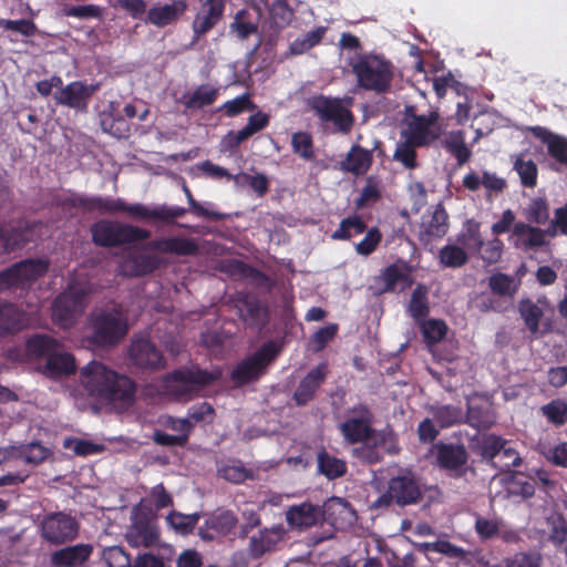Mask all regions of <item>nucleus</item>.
<instances>
[{
	"instance_id": "obj_60",
	"label": "nucleus",
	"mask_w": 567,
	"mask_h": 567,
	"mask_svg": "<svg viewBox=\"0 0 567 567\" xmlns=\"http://www.w3.org/2000/svg\"><path fill=\"white\" fill-rule=\"evenodd\" d=\"M107 567H133L131 556L121 546L107 547L102 553Z\"/></svg>"
},
{
	"instance_id": "obj_42",
	"label": "nucleus",
	"mask_w": 567,
	"mask_h": 567,
	"mask_svg": "<svg viewBox=\"0 0 567 567\" xmlns=\"http://www.w3.org/2000/svg\"><path fill=\"white\" fill-rule=\"evenodd\" d=\"M318 472L329 481L339 478L347 473L346 461L338 458L322 450L317 455Z\"/></svg>"
},
{
	"instance_id": "obj_1",
	"label": "nucleus",
	"mask_w": 567,
	"mask_h": 567,
	"mask_svg": "<svg viewBox=\"0 0 567 567\" xmlns=\"http://www.w3.org/2000/svg\"><path fill=\"white\" fill-rule=\"evenodd\" d=\"M80 382L89 396L116 413L128 411L136 401L137 383L103 362L92 360L80 371Z\"/></svg>"
},
{
	"instance_id": "obj_20",
	"label": "nucleus",
	"mask_w": 567,
	"mask_h": 567,
	"mask_svg": "<svg viewBox=\"0 0 567 567\" xmlns=\"http://www.w3.org/2000/svg\"><path fill=\"white\" fill-rule=\"evenodd\" d=\"M328 375V364L320 362L312 368L299 382L292 399L298 406H303L313 400L317 391L324 383Z\"/></svg>"
},
{
	"instance_id": "obj_54",
	"label": "nucleus",
	"mask_w": 567,
	"mask_h": 567,
	"mask_svg": "<svg viewBox=\"0 0 567 567\" xmlns=\"http://www.w3.org/2000/svg\"><path fill=\"white\" fill-rule=\"evenodd\" d=\"M540 410L549 423L556 426H561L567 423V401L555 399L543 405Z\"/></svg>"
},
{
	"instance_id": "obj_3",
	"label": "nucleus",
	"mask_w": 567,
	"mask_h": 567,
	"mask_svg": "<svg viewBox=\"0 0 567 567\" xmlns=\"http://www.w3.org/2000/svg\"><path fill=\"white\" fill-rule=\"evenodd\" d=\"M219 371L202 370L198 367H182L164 375L161 380L159 392L176 402H186L204 388L219 380Z\"/></svg>"
},
{
	"instance_id": "obj_31",
	"label": "nucleus",
	"mask_w": 567,
	"mask_h": 567,
	"mask_svg": "<svg viewBox=\"0 0 567 567\" xmlns=\"http://www.w3.org/2000/svg\"><path fill=\"white\" fill-rule=\"evenodd\" d=\"M187 8L185 0H174L164 6H154L147 11V21L157 28H164L176 22Z\"/></svg>"
},
{
	"instance_id": "obj_12",
	"label": "nucleus",
	"mask_w": 567,
	"mask_h": 567,
	"mask_svg": "<svg viewBox=\"0 0 567 567\" xmlns=\"http://www.w3.org/2000/svg\"><path fill=\"white\" fill-rule=\"evenodd\" d=\"M309 106L322 123H331L334 132L348 134L354 124V115L338 97L318 95Z\"/></svg>"
},
{
	"instance_id": "obj_46",
	"label": "nucleus",
	"mask_w": 567,
	"mask_h": 567,
	"mask_svg": "<svg viewBox=\"0 0 567 567\" xmlns=\"http://www.w3.org/2000/svg\"><path fill=\"white\" fill-rule=\"evenodd\" d=\"M466 422L474 429H489L494 424L491 408L486 404L470 403L467 405Z\"/></svg>"
},
{
	"instance_id": "obj_10",
	"label": "nucleus",
	"mask_w": 567,
	"mask_h": 567,
	"mask_svg": "<svg viewBox=\"0 0 567 567\" xmlns=\"http://www.w3.org/2000/svg\"><path fill=\"white\" fill-rule=\"evenodd\" d=\"M280 351L281 346L277 341L269 340L265 342L256 352L237 364L231 372V379L239 384L257 380L265 373L267 367L276 360Z\"/></svg>"
},
{
	"instance_id": "obj_58",
	"label": "nucleus",
	"mask_w": 567,
	"mask_h": 567,
	"mask_svg": "<svg viewBox=\"0 0 567 567\" xmlns=\"http://www.w3.org/2000/svg\"><path fill=\"white\" fill-rule=\"evenodd\" d=\"M488 287L497 296L512 297L516 291L513 277L502 272L489 277Z\"/></svg>"
},
{
	"instance_id": "obj_28",
	"label": "nucleus",
	"mask_w": 567,
	"mask_h": 567,
	"mask_svg": "<svg viewBox=\"0 0 567 567\" xmlns=\"http://www.w3.org/2000/svg\"><path fill=\"white\" fill-rule=\"evenodd\" d=\"M449 215L442 204L434 207L432 214L424 216L421 224L420 240L430 243L434 238H442L449 230Z\"/></svg>"
},
{
	"instance_id": "obj_27",
	"label": "nucleus",
	"mask_w": 567,
	"mask_h": 567,
	"mask_svg": "<svg viewBox=\"0 0 567 567\" xmlns=\"http://www.w3.org/2000/svg\"><path fill=\"white\" fill-rule=\"evenodd\" d=\"M92 550L89 544L66 546L50 555V564L52 567H80L89 560Z\"/></svg>"
},
{
	"instance_id": "obj_19",
	"label": "nucleus",
	"mask_w": 567,
	"mask_h": 567,
	"mask_svg": "<svg viewBox=\"0 0 567 567\" xmlns=\"http://www.w3.org/2000/svg\"><path fill=\"white\" fill-rule=\"evenodd\" d=\"M238 523L237 516L229 509H217L207 516L198 529L202 539L210 542L216 536H226L233 532Z\"/></svg>"
},
{
	"instance_id": "obj_43",
	"label": "nucleus",
	"mask_w": 567,
	"mask_h": 567,
	"mask_svg": "<svg viewBox=\"0 0 567 567\" xmlns=\"http://www.w3.org/2000/svg\"><path fill=\"white\" fill-rule=\"evenodd\" d=\"M429 289L423 284H417L412 291L408 311L410 316L419 323L429 316Z\"/></svg>"
},
{
	"instance_id": "obj_59",
	"label": "nucleus",
	"mask_w": 567,
	"mask_h": 567,
	"mask_svg": "<svg viewBox=\"0 0 567 567\" xmlns=\"http://www.w3.org/2000/svg\"><path fill=\"white\" fill-rule=\"evenodd\" d=\"M522 463V458L518 452L507 446V441L503 443L502 450H499V456H497L495 461V468L501 472H509L513 467L519 466Z\"/></svg>"
},
{
	"instance_id": "obj_53",
	"label": "nucleus",
	"mask_w": 567,
	"mask_h": 567,
	"mask_svg": "<svg viewBox=\"0 0 567 567\" xmlns=\"http://www.w3.org/2000/svg\"><path fill=\"white\" fill-rule=\"evenodd\" d=\"M481 225L473 220H467L464 230L460 234L457 241L465 248L480 251L483 248V237L481 234Z\"/></svg>"
},
{
	"instance_id": "obj_11",
	"label": "nucleus",
	"mask_w": 567,
	"mask_h": 567,
	"mask_svg": "<svg viewBox=\"0 0 567 567\" xmlns=\"http://www.w3.org/2000/svg\"><path fill=\"white\" fill-rule=\"evenodd\" d=\"M39 530L41 538L50 545L59 546L74 540L79 534V523L71 514L52 512L43 515Z\"/></svg>"
},
{
	"instance_id": "obj_9",
	"label": "nucleus",
	"mask_w": 567,
	"mask_h": 567,
	"mask_svg": "<svg viewBox=\"0 0 567 567\" xmlns=\"http://www.w3.org/2000/svg\"><path fill=\"white\" fill-rule=\"evenodd\" d=\"M55 204L66 213L81 210L83 213L115 214L124 213L125 208V200L122 198L87 196L75 192L56 196Z\"/></svg>"
},
{
	"instance_id": "obj_47",
	"label": "nucleus",
	"mask_w": 567,
	"mask_h": 567,
	"mask_svg": "<svg viewBox=\"0 0 567 567\" xmlns=\"http://www.w3.org/2000/svg\"><path fill=\"white\" fill-rule=\"evenodd\" d=\"M367 230V224L361 216L354 214L343 218L338 229H336L331 238L334 240H349L353 235H361Z\"/></svg>"
},
{
	"instance_id": "obj_38",
	"label": "nucleus",
	"mask_w": 567,
	"mask_h": 567,
	"mask_svg": "<svg viewBox=\"0 0 567 567\" xmlns=\"http://www.w3.org/2000/svg\"><path fill=\"white\" fill-rule=\"evenodd\" d=\"M62 348V343L47 333H35L25 341V350L33 359H48L55 350Z\"/></svg>"
},
{
	"instance_id": "obj_6",
	"label": "nucleus",
	"mask_w": 567,
	"mask_h": 567,
	"mask_svg": "<svg viewBox=\"0 0 567 567\" xmlns=\"http://www.w3.org/2000/svg\"><path fill=\"white\" fill-rule=\"evenodd\" d=\"M49 269V261L24 259L0 271V293L24 292Z\"/></svg>"
},
{
	"instance_id": "obj_22",
	"label": "nucleus",
	"mask_w": 567,
	"mask_h": 567,
	"mask_svg": "<svg viewBox=\"0 0 567 567\" xmlns=\"http://www.w3.org/2000/svg\"><path fill=\"white\" fill-rule=\"evenodd\" d=\"M286 520L291 529L306 530L322 523L320 506L309 502L292 505L286 513Z\"/></svg>"
},
{
	"instance_id": "obj_41",
	"label": "nucleus",
	"mask_w": 567,
	"mask_h": 567,
	"mask_svg": "<svg viewBox=\"0 0 567 567\" xmlns=\"http://www.w3.org/2000/svg\"><path fill=\"white\" fill-rule=\"evenodd\" d=\"M505 440L495 434L482 435L473 445V452L481 456L482 461L495 467V461L499 456V450Z\"/></svg>"
},
{
	"instance_id": "obj_49",
	"label": "nucleus",
	"mask_w": 567,
	"mask_h": 567,
	"mask_svg": "<svg viewBox=\"0 0 567 567\" xmlns=\"http://www.w3.org/2000/svg\"><path fill=\"white\" fill-rule=\"evenodd\" d=\"M518 311L527 329L533 333L539 330V322L543 318V310L529 299H524L518 305Z\"/></svg>"
},
{
	"instance_id": "obj_39",
	"label": "nucleus",
	"mask_w": 567,
	"mask_h": 567,
	"mask_svg": "<svg viewBox=\"0 0 567 567\" xmlns=\"http://www.w3.org/2000/svg\"><path fill=\"white\" fill-rule=\"evenodd\" d=\"M462 184L464 188L471 192L478 190L481 185L486 190L494 193L503 192L506 187V181L504 178L497 176L495 173L487 171H484L482 176H478L475 172H470L463 177Z\"/></svg>"
},
{
	"instance_id": "obj_33",
	"label": "nucleus",
	"mask_w": 567,
	"mask_h": 567,
	"mask_svg": "<svg viewBox=\"0 0 567 567\" xmlns=\"http://www.w3.org/2000/svg\"><path fill=\"white\" fill-rule=\"evenodd\" d=\"M528 131L534 137L547 145L548 155L561 165L567 166V138L554 134L543 126H532Z\"/></svg>"
},
{
	"instance_id": "obj_2",
	"label": "nucleus",
	"mask_w": 567,
	"mask_h": 567,
	"mask_svg": "<svg viewBox=\"0 0 567 567\" xmlns=\"http://www.w3.org/2000/svg\"><path fill=\"white\" fill-rule=\"evenodd\" d=\"M350 65L359 87L375 94L390 91L394 79V64L384 54L359 53L351 60Z\"/></svg>"
},
{
	"instance_id": "obj_7",
	"label": "nucleus",
	"mask_w": 567,
	"mask_h": 567,
	"mask_svg": "<svg viewBox=\"0 0 567 567\" xmlns=\"http://www.w3.org/2000/svg\"><path fill=\"white\" fill-rule=\"evenodd\" d=\"M87 290L76 282L69 284L52 302V320L62 329L73 327L85 309Z\"/></svg>"
},
{
	"instance_id": "obj_8",
	"label": "nucleus",
	"mask_w": 567,
	"mask_h": 567,
	"mask_svg": "<svg viewBox=\"0 0 567 567\" xmlns=\"http://www.w3.org/2000/svg\"><path fill=\"white\" fill-rule=\"evenodd\" d=\"M92 240L100 247H118L146 240L151 231L133 225L112 220H99L91 226Z\"/></svg>"
},
{
	"instance_id": "obj_62",
	"label": "nucleus",
	"mask_w": 567,
	"mask_h": 567,
	"mask_svg": "<svg viewBox=\"0 0 567 567\" xmlns=\"http://www.w3.org/2000/svg\"><path fill=\"white\" fill-rule=\"evenodd\" d=\"M168 523L177 532L187 535L190 534L199 520V514L185 515L181 513H171L167 517Z\"/></svg>"
},
{
	"instance_id": "obj_40",
	"label": "nucleus",
	"mask_w": 567,
	"mask_h": 567,
	"mask_svg": "<svg viewBox=\"0 0 567 567\" xmlns=\"http://www.w3.org/2000/svg\"><path fill=\"white\" fill-rule=\"evenodd\" d=\"M343 440L348 444L367 442L374 432L372 423L347 417L339 426Z\"/></svg>"
},
{
	"instance_id": "obj_55",
	"label": "nucleus",
	"mask_w": 567,
	"mask_h": 567,
	"mask_svg": "<svg viewBox=\"0 0 567 567\" xmlns=\"http://www.w3.org/2000/svg\"><path fill=\"white\" fill-rule=\"evenodd\" d=\"M292 151L305 161L315 158L312 136L308 132H297L291 136Z\"/></svg>"
},
{
	"instance_id": "obj_30",
	"label": "nucleus",
	"mask_w": 567,
	"mask_h": 567,
	"mask_svg": "<svg viewBox=\"0 0 567 567\" xmlns=\"http://www.w3.org/2000/svg\"><path fill=\"white\" fill-rule=\"evenodd\" d=\"M41 372L50 379L70 377L76 372V363L73 354L55 350L47 360Z\"/></svg>"
},
{
	"instance_id": "obj_35",
	"label": "nucleus",
	"mask_w": 567,
	"mask_h": 567,
	"mask_svg": "<svg viewBox=\"0 0 567 567\" xmlns=\"http://www.w3.org/2000/svg\"><path fill=\"white\" fill-rule=\"evenodd\" d=\"M372 163V152L355 144L350 148L344 159L340 162V168L343 172L361 176L370 169Z\"/></svg>"
},
{
	"instance_id": "obj_24",
	"label": "nucleus",
	"mask_w": 567,
	"mask_h": 567,
	"mask_svg": "<svg viewBox=\"0 0 567 567\" xmlns=\"http://www.w3.org/2000/svg\"><path fill=\"white\" fill-rule=\"evenodd\" d=\"M27 312L12 302L0 303V340L17 334L28 326Z\"/></svg>"
},
{
	"instance_id": "obj_56",
	"label": "nucleus",
	"mask_w": 567,
	"mask_h": 567,
	"mask_svg": "<svg viewBox=\"0 0 567 567\" xmlns=\"http://www.w3.org/2000/svg\"><path fill=\"white\" fill-rule=\"evenodd\" d=\"M257 105L251 101L249 93H244L233 100L226 101L221 106L220 111H224L228 117H235L243 112L254 111Z\"/></svg>"
},
{
	"instance_id": "obj_64",
	"label": "nucleus",
	"mask_w": 567,
	"mask_h": 567,
	"mask_svg": "<svg viewBox=\"0 0 567 567\" xmlns=\"http://www.w3.org/2000/svg\"><path fill=\"white\" fill-rule=\"evenodd\" d=\"M505 567H542V556L536 553L518 551L507 557Z\"/></svg>"
},
{
	"instance_id": "obj_32",
	"label": "nucleus",
	"mask_w": 567,
	"mask_h": 567,
	"mask_svg": "<svg viewBox=\"0 0 567 567\" xmlns=\"http://www.w3.org/2000/svg\"><path fill=\"white\" fill-rule=\"evenodd\" d=\"M378 280L383 284L380 292H393L399 284H402L401 290H404L413 284L410 268L404 261L394 262L385 267Z\"/></svg>"
},
{
	"instance_id": "obj_37",
	"label": "nucleus",
	"mask_w": 567,
	"mask_h": 567,
	"mask_svg": "<svg viewBox=\"0 0 567 567\" xmlns=\"http://www.w3.org/2000/svg\"><path fill=\"white\" fill-rule=\"evenodd\" d=\"M31 227L28 221L23 226L0 227V254L24 247L30 241Z\"/></svg>"
},
{
	"instance_id": "obj_61",
	"label": "nucleus",
	"mask_w": 567,
	"mask_h": 567,
	"mask_svg": "<svg viewBox=\"0 0 567 567\" xmlns=\"http://www.w3.org/2000/svg\"><path fill=\"white\" fill-rule=\"evenodd\" d=\"M382 241V233L378 227H371L365 230L364 238L355 245L358 255L368 257L370 256Z\"/></svg>"
},
{
	"instance_id": "obj_50",
	"label": "nucleus",
	"mask_w": 567,
	"mask_h": 567,
	"mask_svg": "<svg viewBox=\"0 0 567 567\" xmlns=\"http://www.w3.org/2000/svg\"><path fill=\"white\" fill-rule=\"evenodd\" d=\"M218 96V89L207 84L198 86L185 102L187 109H202L212 105Z\"/></svg>"
},
{
	"instance_id": "obj_57",
	"label": "nucleus",
	"mask_w": 567,
	"mask_h": 567,
	"mask_svg": "<svg viewBox=\"0 0 567 567\" xmlns=\"http://www.w3.org/2000/svg\"><path fill=\"white\" fill-rule=\"evenodd\" d=\"M526 218L536 225H545L549 220V205L545 198H533L526 208Z\"/></svg>"
},
{
	"instance_id": "obj_21",
	"label": "nucleus",
	"mask_w": 567,
	"mask_h": 567,
	"mask_svg": "<svg viewBox=\"0 0 567 567\" xmlns=\"http://www.w3.org/2000/svg\"><path fill=\"white\" fill-rule=\"evenodd\" d=\"M146 249L179 257L196 256L199 247L195 239L181 236L159 237L147 243Z\"/></svg>"
},
{
	"instance_id": "obj_13",
	"label": "nucleus",
	"mask_w": 567,
	"mask_h": 567,
	"mask_svg": "<svg viewBox=\"0 0 567 567\" xmlns=\"http://www.w3.org/2000/svg\"><path fill=\"white\" fill-rule=\"evenodd\" d=\"M439 118L437 111H430L426 115H413L406 122V127L401 130V138H408L420 147L431 146L442 135Z\"/></svg>"
},
{
	"instance_id": "obj_23",
	"label": "nucleus",
	"mask_w": 567,
	"mask_h": 567,
	"mask_svg": "<svg viewBox=\"0 0 567 567\" xmlns=\"http://www.w3.org/2000/svg\"><path fill=\"white\" fill-rule=\"evenodd\" d=\"M468 454L464 445L440 443L436 445V460L441 468L454 472L456 476L464 474Z\"/></svg>"
},
{
	"instance_id": "obj_16",
	"label": "nucleus",
	"mask_w": 567,
	"mask_h": 567,
	"mask_svg": "<svg viewBox=\"0 0 567 567\" xmlns=\"http://www.w3.org/2000/svg\"><path fill=\"white\" fill-rule=\"evenodd\" d=\"M202 7L192 24L194 32L193 42L198 41L203 35L208 33L221 19L225 2L224 0H199Z\"/></svg>"
},
{
	"instance_id": "obj_5",
	"label": "nucleus",
	"mask_w": 567,
	"mask_h": 567,
	"mask_svg": "<svg viewBox=\"0 0 567 567\" xmlns=\"http://www.w3.org/2000/svg\"><path fill=\"white\" fill-rule=\"evenodd\" d=\"M423 497L421 484L411 471H403L388 482L386 492L371 505L373 509L386 508L392 504L406 506L417 504Z\"/></svg>"
},
{
	"instance_id": "obj_15",
	"label": "nucleus",
	"mask_w": 567,
	"mask_h": 567,
	"mask_svg": "<svg viewBox=\"0 0 567 567\" xmlns=\"http://www.w3.org/2000/svg\"><path fill=\"white\" fill-rule=\"evenodd\" d=\"M97 90V85L86 84L82 81H73L61 87L54 93L56 104L74 109L76 111H86L90 99Z\"/></svg>"
},
{
	"instance_id": "obj_14",
	"label": "nucleus",
	"mask_w": 567,
	"mask_h": 567,
	"mask_svg": "<svg viewBox=\"0 0 567 567\" xmlns=\"http://www.w3.org/2000/svg\"><path fill=\"white\" fill-rule=\"evenodd\" d=\"M128 358L132 363L143 370L156 371L164 369L166 359L162 350L146 338L132 340L128 348Z\"/></svg>"
},
{
	"instance_id": "obj_17",
	"label": "nucleus",
	"mask_w": 567,
	"mask_h": 567,
	"mask_svg": "<svg viewBox=\"0 0 567 567\" xmlns=\"http://www.w3.org/2000/svg\"><path fill=\"white\" fill-rule=\"evenodd\" d=\"M162 264L156 255L131 252L121 260L118 272L127 278L143 277L157 270Z\"/></svg>"
},
{
	"instance_id": "obj_18",
	"label": "nucleus",
	"mask_w": 567,
	"mask_h": 567,
	"mask_svg": "<svg viewBox=\"0 0 567 567\" xmlns=\"http://www.w3.org/2000/svg\"><path fill=\"white\" fill-rule=\"evenodd\" d=\"M543 228L524 221H516L512 228L509 241L513 247L525 252L539 251L545 247Z\"/></svg>"
},
{
	"instance_id": "obj_45",
	"label": "nucleus",
	"mask_w": 567,
	"mask_h": 567,
	"mask_svg": "<svg viewBox=\"0 0 567 567\" xmlns=\"http://www.w3.org/2000/svg\"><path fill=\"white\" fill-rule=\"evenodd\" d=\"M513 168L524 187L534 188L537 185L538 168L532 158H526L525 154L517 155Z\"/></svg>"
},
{
	"instance_id": "obj_26",
	"label": "nucleus",
	"mask_w": 567,
	"mask_h": 567,
	"mask_svg": "<svg viewBox=\"0 0 567 567\" xmlns=\"http://www.w3.org/2000/svg\"><path fill=\"white\" fill-rule=\"evenodd\" d=\"M237 309L240 319L250 328L261 330L268 323V309L256 297L244 296L239 298Z\"/></svg>"
},
{
	"instance_id": "obj_36",
	"label": "nucleus",
	"mask_w": 567,
	"mask_h": 567,
	"mask_svg": "<svg viewBox=\"0 0 567 567\" xmlns=\"http://www.w3.org/2000/svg\"><path fill=\"white\" fill-rule=\"evenodd\" d=\"M126 536L130 545L134 547H151L158 540V532L147 517L137 518Z\"/></svg>"
},
{
	"instance_id": "obj_44",
	"label": "nucleus",
	"mask_w": 567,
	"mask_h": 567,
	"mask_svg": "<svg viewBox=\"0 0 567 567\" xmlns=\"http://www.w3.org/2000/svg\"><path fill=\"white\" fill-rule=\"evenodd\" d=\"M327 31V27L320 25L315 30L307 32L302 37L295 39L289 44V53L291 55H301L307 53L309 50L321 43Z\"/></svg>"
},
{
	"instance_id": "obj_63",
	"label": "nucleus",
	"mask_w": 567,
	"mask_h": 567,
	"mask_svg": "<svg viewBox=\"0 0 567 567\" xmlns=\"http://www.w3.org/2000/svg\"><path fill=\"white\" fill-rule=\"evenodd\" d=\"M433 416L440 426L445 429L460 423L463 415L460 408L453 405H443L433 412Z\"/></svg>"
},
{
	"instance_id": "obj_29",
	"label": "nucleus",
	"mask_w": 567,
	"mask_h": 567,
	"mask_svg": "<svg viewBox=\"0 0 567 567\" xmlns=\"http://www.w3.org/2000/svg\"><path fill=\"white\" fill-rule=\"evenodd\" d=\"M320 512L322 513V523L327 522L334 528H341L343 523L355 518V512L350 503L340 497L329 498L320 507Z\"/></svg>"
},
{
	"instance_id": "obj_48",
	"label": "nucleus",
	"mask_w": 567,
	"mask_h": 567,
	"mask_svg": "<svg viewBox=\"0 0 567 567\" xmlns=\"http://www.w3.org/2000/svg\"><path fill=\"white\" fill-rule=\"evenodd\" d=\"M440 264L446 268H460L468 261L467 252L457 245H446L440 249Z\"/></svg>"
},
{
	"instance_id": "obj_4",
	"label": "nucleus",
	"mask_w": 567,
	"mask_h": 567,
	"mask_svg": "<svg viewBox=\"0 0 567 567\" xmlns=\"http://www.w3.org/2000/svg\"><path fill=\"white\" fill-rule=\"evenodd\" d=\"M90 336L87 340L99 348L118 344L128 332V324L123 313L116 309L92 313L89 319Z\"/></svg>"
},
{
	"instance_id": "obj_25",
	"label": "nucleus",
	"mask_w": 567,
	"mask_h": 567,
	"mask_svg": "<svg viewBox=\"0 0 567 567\" xmlns=\"http://www.w3.org/2000/svg\"><path fill=\"white\" fill-rule=\"evenodd\" d=\"M124 213H127L132 217L138 219L169 221L172 219L184 216L186 214V209L179 206L168 207L166 205L148 208L147 206L140 203L127 204L125 202Z\"/></svg>"
},
{
	"instance_id": "obj_52",
	"label": "nucleus",
	"mask_w": 567,
	"mask_h": 567,
	"mask_svg": "<svg viewBox=\"0 0 567 567\" xmlns=\"http://www.w3.org/2000/svg\"><path fill=\"white\" fill-rule=\"evenodd\" d=\"M419 147L420 146L416 144L410 142V140L402 138V141L396 144L393 158L401 163L405 168L414 169L417 167L416 148Z\"/></svg>"
},
{
	"instance_id": "obj_34",
	"label": "nucleus",
	"mask_w": 567,
	"mask_h": 567,
	"mask_svg": "<svg viewBox=\"0 0 567 567\" xmlns=\"http://www.w3.org/2000/svg\"><path fill=\"white\" fill-rule=\"evenodd\" d=\"M285 530L281 526L261 529L249 540V555L254 559L262 557L266 553L272 550L282 539Z\"/></svg>"
},
{
	"instance_id": "obj_51",
	"label": "nucleus",
	"mask_w": 567,
	"mask_h": 567,
	"mask_svg": "<svg viewBox=\"0 0 567 567\" xmlns=\"http://www.w3.org/2000/svg\"><path fill=\"white\" fill-rule=\"evenodd\" d=\"M424 341L435 344L443 340L447 332L446 323L441 319H429L419 322Z\"/></svg>"
}]
</instances>
